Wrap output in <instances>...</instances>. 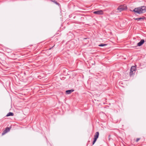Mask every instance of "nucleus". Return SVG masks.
I'll use <instances>...</instances> for the list:
<instances>
[{"label":"nucleus","instance_id":"1","mask_svg":"<svg viewBox=\"0 0 146 146\" xmlns=\"http://www.w3.org/2000/svg\"><path fill=\"white\" fill-rule=\"evenodd\" d=\"M132 11L136 13H138L139 14H141L146 12V6H141L136 8Z\"/></svg>","mask_w":146,"mask_h":146},{"label":"nucleus","instance_id":"2","mask_svg":"<svg viewBox=\"0 0 146 146\" xmlns=\"http://www.w3.org/2000/svg\"><path fill=\"white\" fill-rule=\"evenodd\" d=\"M125 6L120 5L117 8V9L119 11V12H120L122 11L125 10L127 9V7L126 6Z\"/></svg>","mask_w":146,"mask_h":146},{"label":"nucleus","instance_id":"3","mask_svg":"<svg viewBox=\"0 0 146 146\" xmlns=\"http://www.w3.org/2000/svg\"><path fill=\"white\" fill-rule=\"evenodd\" d=\"M93 13L98 15H103L104 14L103 11L101 10L94 11Z\"/></svg>","mask_w":146,"mask_h":146},{"label":"nucleus","instance_id":"4","mask_svg":"<svg viewBox=\"0 0 146 146\" xmlns=\"http://www.w3.org/2000/svg\"><path fill=\"white\" fill-rule=\"evenodd\" d=\"M145 41L143 39H141L140 41L137 44V46H142L144 43Z\"/></svg>","mask_w":146,"mask_h":146},{"label":"nucleus","instance_id":"5","mask_svg":"<svg viewBox=\"0 0 146 146\" xmlns=\"http://www.w3.org/2000/svg\"><path fill=\"white\" fill-rule=\"evenodd\" d=\"M11 127H7L5 128V129L4 131V132L2 133V134L3 135L5 133L9 131L11 128Z\"/></svg>","mask_w":146,"mask_h":146},{"label":"nucleus","instance_id":"6","mask_svg":"<svg viewBox=\"0 0 146 146\" xmlns=\"http://www.w3.org/2000/svg\"><path fill=\"white\" fill-rule=\"evenodd\" d=\"M74 90L73 89L67 90L66 91V94H70L71 93L74 92Z\"/></svg>","mask_w":146,"mask_h":146},{"label":"nucleus","instance_id":"7","mask_svg":"<svg viewBox=\"0 0 146 146\" xmlns=\"http://www.w3.org/2000/svg\"><path fill=\"white\" fill-rule=\"evenodd\" d=\"M99 132H96L94 135V138L97 139L99 137Z\"/></svg>","mask_w":146,"mask_h":146},{"label":"nucleus","instance_id":"8","mask_svg":"<svg viewBox=\"0 0 146 146\" xmlns=\"http://www.w3.org/2000/svg\"><path fill=\"white\" fill-rule=\"evenodd\" d=\"M145 18V17H139V18H133V19H134L135 20H137L138 21H141V20H143Z\"/></svg>","mask_w":146,"mask_h":146},{"label":"nucleus","instance_id":"9","mask_svg":"<svg viewBox=\"0 0 146 146\" xmlns=\"http://www.w3.org/2000/svg\"><path fill=\"white\" fill-rule=\"evenodd\" d=\"M136 67L134 66H133L131 67L130 70L131 71H135L136 70Z\"/></svg>","mask_w":146,"mask_h":146},{"label":"nucleus","instance_id":"10","mask_svg":"<svg viewBox=\"0 0 146 146\" xmlns=\"http://www.w3.org/2000/svg\"><path fill=\"white\" fill-rule=\"evenodd\" d=\"M14 115V113L11 112H9V113H8L7 115H6V116L7 117H8L9 116H13Z\"/></svg>","mask_w":146,"mask_h":146},{"label":"nucleus","instance_id":"11","mask_svg":"<svg viewBox=\"0 0 146 146\" xmlns=\"http://www.w3.org/2000/svg\"><path fill=\"white\" fill-rule=\"evenodd\" d=\"M51 1L56 5L59 6L60 5L55 0H52Z\"/></svg>","mask_w":146,"mask_h":146},{"label":"nucleus","instance_id":"12","mask_svg":"<svg viewBox=\"0 0 146 146\" xmlns=\"http://www.w3.org/2000/svg\"><path fill=\"white\" fill-rule=\"evenodd\" d=\"M107 45V44H104L101 43V44H99L98 45V46H99L103 47L104 46H106Z\"/></svg>","mask_w":146,"mask_h":146},{"label":"nucleus","instance_id":"13","mask_svg":"<svg viewBox=\"0 0 146 146\" xmlns=\"http://www.w3.org/2000/svg\"><path fill=\"white\" fill-rule=\"evenodd\" d=\"M97 140V139L94 138V140L92 142V145H94Z\"/></svg>","mask_w":146,"mask_h":146},{"label":"nucleus","instance_id":"14","mask_svg":"<svg viewBox=\"0 0 146 146\" xmlns=\"http://www.w3.org/2000/svg\"><path fill=\"white\" fill-rule=\"evenodd\" d=\"M133 74V71H131L130 70V72L129 73V75L130 76H132Z\"/></svg>","mask_w":146,"mask_h":146},{"label":"nucleus","instance_id":"15","mask_svg":"<svg viewBox=\"0 0 146 146\" xmlns=\"http://www.w3.org/2000/svg\"><path fill=\"white\" fill-rule=\"evenodd\" d=\"M140 139V138H137L136 140V142H138Z\"/></svg>","mask_w":146,"mask_h":146},{"label":"nucleus","instance_id":"16","mask_svg":"<svg viewBox=\"0 0 146 146\" xmlns=\"http://www.w3.org/2000/svg\"><path fill=\"white\" fill-rule=\"evenodd\" d=\"M111 136V135H108V138L109 140H110V139L111 138H110V137Z\"/></svg>","mask_w":146,"mask_h":146},{"label":"nucleus","instance_id":"17","mask_svg":"<svg viewBox=\"0 0 146 146\" xmlns=\"http://www.w3.org/2000/svg\"><path fill=\"white\" fill-rule=\"evenodd\" d=\"M54 46V45L53 46H52V48H49L48 49H49V50H50V49H51L52 48H53V47Z\"/></svg>","mask_w":146,"mask_h":146},{"label":"nucleus","instance_id":"18","mask_svg":"<svg viewBox=\"0 0 146 146\" xmlns=\"http://www.w3.org/2000/svg\"><path fill=\"white\" fill-rule=\"evenodd\" d=\"M145 42H146V40L145 41Z\"/></svg>","mask_w":146,"mask_h":146}]
</instances>
